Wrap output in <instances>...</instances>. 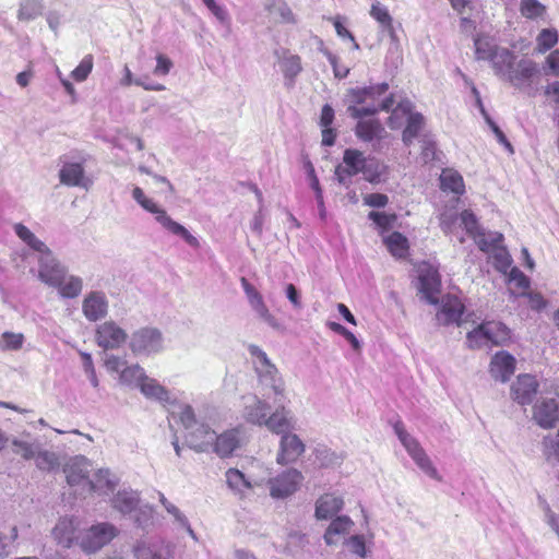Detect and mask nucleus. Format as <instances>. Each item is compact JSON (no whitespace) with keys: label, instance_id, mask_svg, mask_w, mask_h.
<instances>
[{"label":"nucleus","instance_id":"f257e3e1","mask_svg":"<svg viewBox=\"0 0 559 559\" xmlns=\"http://www.w3.org/2000/svg\"><path fill=\"white\" fill-rule=\"evenodd\" d=\"M385 170L383 166L379 170V165L373 168L368 164V159L364 153L357 148H346L343 154L342 164L335 168V176L340 183H346L352 177L362 173L365 179L371 183L378 182Z\"/></svg>","mask_w":559,"mask_h":559},{"label":"nucleus","instance_id":"f03ea898","mask_svg":"<svg viewBox=\"0 0 559 559\" xmlns=\"http://www.w3.org/2000/svg\"><path fill=\"white\" fill-rule=\"evenodd\" d=\"M132 197L135 202L145 211L155 215V219L169 233L180 236L189 246L199 248L200 242L197 237L191 235L189 230L175 222L156 202L147 198L144 191L140 187H135L132 190Z\"/></svg>","mask_w":559,"mask_h":559},{"label":"nucleus","instance_id":"7ed1b4c3","mask_svg":"<svg viewBox=\"0 0 559 559\" xmlns=\"http://www.w3.org/2000/svg\"><path fill=\"white\" fill-rule=\"evenodd\" d=\"M117 536V528L109 523H98L91 526L81 540L85 552H95L110 543Z\"/></svg>","mask_w":559,"mask_h":559},{"label":"nucleus","instance_id":"20e7f679","mask_svg":"<svg viewBox=\"0 0 559 559\" xmlns=\"http://www.w3.org/2000/svg\"><path fill=\"white\" fill-rule=\"evenodd\" d=\"M302 480L301 472L295 468L287 469L269 480L270 495L273 498H287L299 489Z\"/></svg>","mask_w":559,"mask_h":559},{"label":"nucleus","instance_id":"39448f33","mask_svg":"<svg viewBox=\"0 0 559 559\" xmlns=\"http://www.w3.org/2000/svg\"><path fill=\"white\" fill-rule=\"evenodd\" d=\"M419 265V292L428 302L436 305L438 304V295L441 287L440 274L438 270L428 262H423Z\"/></svg>","mask_w":559,"mask_h":559},{"label":"nucleus","instance_id":"423d86ee","mask_svg":"<svg viewBox=\"0 0 559 559\" xmlns=\"http://www.w3.org/2000/svg\"><path fill=\"white\" fill-rule=\"evenodd\" d=\"M127 332L114 321H106L96 328L95 341L104 349H116L126 343Z\"/></svg>","mask_w":559,"mask_h":559},{"label":"nucleus","instance_id":"0eeeda50","mask_svg":"<svg viewBox=\"0 0 559 559\" xmlns=\"http://www.w3.org/2000/svg\"><path fill=\"white\" fill-rule=\"evenodd\" d=\"M242 443V430L239 427L230 428L222 433L215 432V439L211 451L221 459H227L233 456L235 451L241 447Z\"/></svg>","mask_w":559,"mask_h":559},{"label":"nucleus","instance_id":"6e6552de","mask_svg":"<svg viewBox=\"0 0 559 559\" xmlns=\"http://www.w3.org/2000/svg\"><path fill=\"white\" fill-rule=\"evenodd\" d=\"M162 335L157 329L143 328L132 334L130 348L134 354H150L159 350Z\"/></svg>","mask_w":559,"mask_h":559},{"label":"nucleus","instance_id":"1a4fd4ad","mask_svg":"<svg viewBox=\"0 0 559 559\" xmlns=\"http://www.w3.org/2000/svg\"><path fill=\"white\" fill-rule=\"evenodd\" d=\"M66 269L53 258L50 250L44 252L39 259V278L49 286L62 284Z\"/></svg>","mask_w":559,"mask_h":559},{"label":"nucleus","instance_id":"9d476101","mask_svg":"<svg viewBox=\"0 0 559 559\" xmlns=\"http://www.w3.org/2000/svg\"><path fill=\"white\" fill-rule=\"evenodd\" d=\"M464 310L465 306L459 297L447 295L441 300V306L436 314V320L440 325H460Z\"/></svg>","mask_w":559,"mask_h":559},{"label":"nucleus","instance_id":"9b49d317","mask_svg":"<svg viewBox=\"0 0 559 559\" xmlns=\"http://www.w3.org/2000/svg\"><path fill=\"white\" fill-rule=\"evenodd\" d=\"M305 452V444L300 438L292 432L284 433L280 442L276 461L281 465L296 462Z\"/></svg>","mask_w":559,"mask_h":559},{"label":"nucleus","instance_id":"f8f14e48","mask_svg":"<svg viewBox=\"0 0 559 559\" xmlns=\"http://www.w3.org/2000/svg\"><path fill=\"white\" fill-rule=\"evenodd\" d=\"M538 390V382L531 374H520L511 386L512 399L521 405L530 404Z\"/></svg>","mask_w":559,"mask_h":559},{"label":"nucleus","instance_id":"ddd939ff","mask_svg":"<svg viewBox=\"0 0 559 559\" xmlns=\"http://www.w3.org/2000/svg\"><path fill=\"white\" fill-rule=\"evenodd\" d=\"M489 371L496 380L509 381L515 371L514 357L504 350L496 353L491 358Z\"/></svg>","mask_w":559,"mask_h":559},{"label":"nucleus","instance_id":"4468645a","mask_svg":"<svg viewBox=\"0 0 559 559\" xmlns=\"http://www.w3.org/2000/svg\"><path fill=\"white\" fill-rule=\"evenodd\" d=\"M533 418L542 428H552L559 421V406L556 400H543L537 403L534 406Z\"/></svg>","mask_w":559,"mask_h":559},{"label":"nucleus","instance_id":"2eb2a0df","mask_svg":"<svg viewBox=\"0 0 559 559\" xmlns=\"http://www.w3.org/2000/svg\"><path fill=\"white\" fill-rule=\"evenodd\" d=\"M358 119L355 135L362 142L381 141L386 136V131L379 119Z\"/></svg>","mask_w":559,"mask_h":559},{"label":"nucleus","instance_id":"dca6fc26","mask_svg":"<svg viewBox=\"0 0 559 559\" xmlns=\"http://www.w3.org/2000/svg\"><path fill=\"white\" fill-rule=\"evenodd\" d=\"M83 313L90 321H97L107 314L108 302L103 293L93 292L83 300Z\"/></svg>","mask_w":559,"mask_h":559},{"label":"nucleus","instance_id":"f3484780","mask_svg":"<svg viewBox=\"0 0 559 559\" xmlns=\"http://www.w3.org/2000/svg\"><path fill=\"white\" fill-rule=\"evenodd\" d=\"M214 439L215 431L205 424H200L193 428L187 438L190 447L197 452L211 451Z\"/></svg>","mask_w":559,"mask_h":559},{"label":"nucleus","instance_id":"a211bd4d","mask_svg":"<svg viewBox=\"0 0 559 559\" xmlns=\"http://www.w3.org/2000/svg\"><path fill=\"white\" fill-rule=\"evenodd\" d=\"M405 449L423 472L436 480H441V476L439 475L437 468L433 466L429 456L426 454L425 450L420 447L417 440L407 444Z\"/></svg>","mask_w":559,"mask_h":559},{"label":"nucleus","instance_id":"6ab92c4d","mask_svg":"<svg viewBox=\"0 0 559 559\" xmlns=\"http://www.w3.org/2000/svg\"><path fill=\"white\" fill-rule=\"evenodd\" d=\"M64 473L67 477V481L71 487L81 486L82 489L79 492L83 495L85 492L91 493L95 491L94 483L88 478L86 472L82 468L81 465L73 463L69 464L64 467Z\"/></svg>","mask_w":559,"mask_h":559},{"label":"nucleus","instance_id":"aec40b11","mask_svg":"<svg viewBox=\"0 0 559 559\" xmlns=\"http://www.w3.org/2000/svg\"><path fill=\"white\" fill-rule=\"evenodd\" d=\"M343 499L332 493L322 495L316 503V518L326 520L341 511L343 508Z\"/></svg>","mask_w":559,"mask_h":559},{"label":"nucleus","instance_id":"412c9836","mask_svg":"<svg viewBox=\"0 0 559 559\" xmlns=\"http://www.w3.org/2000/svg\"><path fill=\"white\" fill-rule=\"evenodd\" d=\"M537 73V66L532 60H521L516 68H512L508 73V80L511 84L519 87L528 82Z\"/></svg>","mask_w":559,"mask_h":559},{"label":"nucleus","instance_id":"4be33fe9","mask_svg":"<svg viewBox=\"0 0 559 559\" xmlns=\"http://www.w3.org/2000/svg\"><path fill=\"white\" fill-rule=\"evenodd\" d=\"M388 251L396 259H405L409 254V241L400 231H392L383 238Z\"/></svg>","mask_w":559,"mask_h":559},{"label":"nucleus","instance_id":"5701e85b","mask_svg":"<svg viewBox=\"0 0 559 559\" xmlns=\"http://www.w3.org/2000/svg\"><path fill=\"white\" fill-rule=\"evenodd\" d=\"M289 412L284 407H278L271 414L266 420V427L273 433L284 435L288 433L293 428L292 418L288 416Z\"/></svg>","mask_w":559,"mask_h":559},{"label":"nucleus","instance_id":"b1692460","mask_svg":"<svg viewBox=\"0 0 559 559\" xmlns=\"http://www.w3.org/2000/svg\"><path fill=\"white\" fill-rule=\"evenodd\" d=\"M485 338L491 345H504L511 338V332L501 322L488 321L484 322Z\"/></svg>","mask_w":559,"mask_h":559},{"label":"nucleus","instance_id":"393cba45","mask_svg":"<svg viewBox=\"0 0 559 559\" xmlns=\"http://www.w3.org/2000/svg\"><path fill=\"white\" fill-rule=\"evenodd\" d=\"M389 90L388 83H381L367 87H357L348 91V97L353 104L360 105L368 99H374L376 96L384 94Z\"/></svg>","mask_w":559,"mask_h":559},{"label":"nucleus","instance_id":"a878e982","mask_svg":"<svg viewBox=\"0 0 559 559\" xmlns=\"http://www.w3.org/2000/svg\"><path fill=\"white\" fill-rule=\"evenodd\" d=\"M440 188L442 191H449L456 195L465 192L463 177L454 169H443L440 175Z\"/></svg>","mask_w":559,"mask_h":559},{"label":"nucleus","instance_id":"bb28decb","mask_svg":"<svg viewBox=\"0 0 559 559\" xmlns=\"http://www.w3.org/2000/svg\"><path fill=\"white\" fill-rule=\"evenodd\" d=\"M75 531L76 527L74 525L73 519L63 518L60 519L58 524L55 526L52 534L58 544L68 548L76 538Z\"/></svg>","mask_w":559,"mask_h":559},{"label":"nucleus","instance_id":"cd10ccee","mask_svg":"<svg viewBox=\"0 0 559 559\" xmlns=\"http://www.w3.org/2000/svg\"><path fill=\"white\" fill-rule=\"evenodd\" d=\"M83 177L84 168L80 163H67L59 173L60 182L69 187L80 186Z\"/></svg>","mask_w":559,"mask_h":559},{"label":"nucleus","instance_id":"c85d7f7f","mask_svg":"<svg viewBox=\"0 0 559 559\" xmlns=\"http://www.w3.org/2000/svg\"><path fill=\"white\" fill-rule=\"evenodd\" d=\"M354 525L353 521L346 516H337L334 519L324 534V540L328 545L335 544V536L345 535L349 533L352 526Z\"/></svg>","mask_w":559,"mask_h":559},{"label":"nucleus","instance_id":"c756f323","mask_svg":"<svg viewBox=\"0 0 559 559\" xmlns=\"http://www.w3.org/2000/svg\"><path fill=\"white\" fill-rule=\"evenodd\" d=\"M424 124V116L420 112L411 111V114L407 116L406 127L402 133V140L405 145L413 143V140L419 135Z\"/></svg>","mask_w":559,"mask_h":559},{"label":"nucleus","instance_id":"7c9ffc66","mask_svg":"<svg viewBox=\"0 0 559 559\" xmlns=\"http://www.w3.org/2000/svg\"><path fill=\"white\" fill-rule=\"evenodd\" d=\"M248 349L250 355L257 359V370L261 376L263 374L272 378L277 373L275 365L270 361L265 352H263L259 346L251 344L248 346Z\"/></svg>","mask_w":559,"mask_h":559},{"label":"nucleus","instance_id":"2f4dec72","mask_svg":"<svg viewBox=\"0 0 559 559\" xmlns=\"http://www.w3.org/2000/svg\"><path fill=\"white\" fill-rule=\"evenodd\" d=\"M510 290L513 295L525 296L530 289V278L516 266L509 273Z\"/></svg>","mask_w":559,"mask_h":559},{"label":"nucleus","instance_id":"473e14b6","mask_svg":"<svg viewBox=\"0 0 559 559\" xmlns=\"http://www.w3.org/2000/svg\"><path fill=\"white\" fill-rule=\"evenodd\" d=\"M394 104V96L393 94L385 97L379 107L371 106V107H357V106H349L348 111L350 112V116L353 118H364L366 116H373L379 111H389Z\"/></svg>","mask_w":559,"mask_h":559},{"label":"nucleus","instance_id":"72a5a7b5","mask_svg":"<svg viewBox=\"0 0 559 559\" xmlns=\"http://www.w3.org/2000/svg\"><path fill=\"white\" fill-rule=\"evenodd\" d=\"M282 71L287 86L293 87L295 79L302 71L301 58L297 55L285 57L282 62Z\"/></svg>","mask_w":559,"mask_h":559},{"label":"nucleus","instance_id":"f704fd0d","mask_svg":"<svg viewBox=\"0 0 559 559\" xmlns=\"http://www.w3.org/2000/svg\"><path fill=\"white\" fill-rule=\"evenodd\" d=\"M14 230L20 239H22L33 250L44 253L48 252L49 248L39 240L25 225L19 223L14 226Z\"/></svg>","mask_w":559,"mask_h":559},{"label":"nucleus","instance_id":"c9c22d12","mask_svg":"<svg viewBox=\"0 0 559 559\" xmlns=\"http://www.w3.org/2000/svg\"><path fill=\"white\" fill-rule=\"evenodd\" d=\"M490 60L492 61L497 73L508 74L514 66L515 55L508 49L499 50L497 48L493 59Z\"/></svg>","mask_w":559,"mask_h":559},{"label":"nucleus","instance_id":"e433bc0d","mask_svg":"<svg viewBox=\"0 0 559 559\" xmlns=\"http://www.w3.org/2000/svg\"><path fill=\"white\" fill-rule=\"evenodd\" d=\"M475 57L477 60L493 59L497 47L491 44L490 39L477 34L474 37Z\"/></svg>","mask_w":559,"mask_h":559},{"label":"nucleus","instance_id":"4c0bfd02","mask_svg":"<svg viewBox=\"0 0 559 559\" xmlns=\"http://www.w3.org/2000/svg\"><path fill=\"white\" fill-rule=\"evenodd\" d=\"M140 389L147 397H154L159 401L168 400L167 390L162 386L156 380L148 378L147 376L143 379L140 384Z\"/></svg>","mask_w":559,"mask_h":559},{"label":"nucleus","instance_id":"58836bf2","mask_svg":"<svg viewBox=\"0 0 559 559\" xmlns=\"http://www.w3.org/2000/svg\"><path fill=\"white\" fill-rule=\"evenodd\" d=\"M559 36L558 32L555 28H544L539 32L536 37V50L539 53H545L546 51L554 48L558 43Z\"/></svg>","mask_w":559,"mask_h":559},{"label":"nucleus","instance_id":"ea45409f","mask_svg":"<svg viewBox=\"0 0 559 559\" xmlns=\"http://www.w3.org/2000/svg\"><path fill=\"white\" fill-rule=\"evenodd\" d=\"M56 287H58L59 293L64 298H74L80 295L82 292V280L78 276H68L67 273L64 274V280L62 281V284H58Z\"/></svg>","mask_w":559,"mask_h":559},{"label":"nucleus","instance_id":"a19ab883","mask_svg":"<svg viewBox=\"0 0 559 559\" xmlns=\"http://www.w3.org/2000/svg\"><path fill=\"white\" fill-rule=\"evenodd\" d=\"M412 110L413 104L408 99L400 102L388 118V126L391 129H399L402 120L407 118Z\"/></svg>","mask_w":559,"mask_h":559},{"label":"nucleus","instance_id":"79ce46f5","mask_svg":"<svg viewBox=\"0 0 559 559\" xmlns=\"http://www.w3.org/2000/svg\"><path fill=\"white\" fill-rule=\"evenodd\" d=\"M226 481L228 486L236 491L242 492L245 489H250L251 484L245 477L243 473L237 468H229L226 472Z\"/></svg>","mask_w":559,"mask_h":559},{"label":"nucleus","instance_id":"37998d69","mask_svg":"<svg viewBox=\"0 0 559 559\" xmlns=\"http://www.w3.org/2000/svg\"><path fill=\"white\" fill-rule=\"evenodd\" d=\"M520 12L525 19L535 20L546 13V7L537 0H522Z\"/></svg>","mask_w":559,"mask_h":559},{"label":"nucleus","instance_id":"c03bdc74","mask_svg":"<svg viewBox=\"0 0 559 559\" xmlns=\"http://www.w3.org/2000/svg\"><path fill=\"white\" fill-rule=\"evenodd\" d=\"M269 405L258 400L252 406L248 408V419L257 425H266V420L269 418Z\"/></svg>","mask_w":559,"mask_h":559},{"label":"nucleus","instance_id":"a18cd8bd","mask_svg":"<svg viewBox=\"0 0 559 559\" xmlns=\"http://www.w3.org/2000/svg\"><path fill=\"white\" fill-rule=\"evenodd\" d=\"M370 15L373 20H376L384 29L392 31L393 29V19L390 15L388 9L380 4V2H374L370 9Z\"/></svg>","mask_w":559,"mask_h":559},{"label":"nucleus","instance_id":"49530a36","mask_svg":"<svg viewBox=\"0 0 559 559\" xmlns=\"http://www.w3.org/2000/svg\"><path fill=\"white\" fill-rule=\"evenodd\" d=\"M368 217L381 229V231L391 229L397 221V215L395 213L371 211L368 214Z\"/></svg>","mask_w":559,"mask_h":559},{"label":"nucleus","instance_id":"de8ad7c7","mask_svg":"<svg viewBox=\"0 0 559 559\" xmlns=\"http://www.w3.org/2000/svg\"><path fill=\"white\" fill-rule=\"evenodd\" d=\"M478 248L484 252H489L492 249L498 248L499 242L502 240L501 234H495L488 237L483 230L473 237Z\"/></svg>","mask_w":559,"mask_h":559},{"label":"nucleus","instance_id":"09e8293b","mask_svg":"<svg viewBox=\"0 0 559 559\" xmlns=\"http://www.w3.org/2000/svg\"><path fill=\"white\" fill-rule=\"evenodd\" d=\"M94 58L92 55H86L79 66L71 72V78L76 82H83L87 79L93 70Z\"/></svg>","mask_w":559,"mask_h":559},{"label":"nucleus","instance_id":"8fccbe9b","mask_svg":"<svg viewBox=\"0 0 559 559\" xmlns=\"http://www.w3.org/2000/svg\"><path fill=\"white\" fill-rule=\"evenodd\" d=\"M145 377L143 368L139 365L126 367L120 372V380L126 383L136 382L140 385Z\"/></svg>","mask_w":559,"mask_h":559},{"label":"nucleus","instance_id":"3c124183","mask_svg":"<svg viewBox=\"0 0 559 559\" xmlns=\"http://www.w3.org/2000/svg\"><path fill=\"white\" fill-rule=\"evenodd\" d=\"M24 336L22 333L4 332L1 336V348L4 350H17L22 347Z\"/></svg>","mask_w":559,"mask_h":559},{"label":"nucleus","instance_id":"603ef678","mask_svg":"<svg viewBox=\"0 0 559 559\" xmlns=\"http://www.w3.org/2000/svg\"><path fill=\"white\" fill-rule=\"evenodd\" d=\"M461 222L469 237H474L481 231L475 214L469 210H464L461 215Z\"/></svg>","mask_w":559,"mask_h":559},{"label":"nucleus","instance_id":"864d4df0","mask_svg":"<svg viewBox=\"0 0 559 559\" xmlns=\"http://www.w3.org/2000/svg\"><path fill=\"white\" fill-rule=\"evenodd\" d=\"M240 283L254 310L264 305L262 295L248 282L246 277H241Z\"/></svg>","mask_w":559,"mask_h":559},{"label":"nucleus","instance_id":"5fc2aeb1","mask_svg":"<svg viewBox=\"0 0 559 559\" xmlns=\"http://www.w3.org/2000/svg\"><path fill=\"white\" fill-rule=\"evenodd\" d=\"M466 342L469 348H478L488 344V341L485 338L484 323L467 333Z\"/></svg>","mask_w":559,"mask_h":559},{"label":"nucleus","instance_id":"6e6d98bb","mask_svg":"<svg viewBox=\"0 0 559 559\" xmlns=\"http://www.w3.org/2000/svg\"><path fill=\"white\" fill-rule=\"evenodd\" d=\"M114 507L122 513H129L136 507V500L126 492H118L114 499Z\"/></svg>","mask_w":559,"mask_h":559},{"label":"nucleus","instance_id":"4d7b16f0","mask_svg":"<svg viewBox=\"0 0 559 559\" xmlns=\"http://www.w3.org/2000/svg\"><path fill=\"white\" fill-rule=\"evenodd\" d=\"M36 465L40 469H52L58 465L57 459L49 452H40L36 455Z\"/></svg>","mask_w":559,"mask_h":559},{"label":"nucleus","instance_id":"13d9d810","mask_svg":"<svg viewBox=\"0 0 559 559\" xmlns=\"http://www.w3.org/2000/svg\"><path fill=\"white\" fill-rule=\"evenodd\" d=\"M173 66H174V63L170 60V58H168L167 56H165L163 53H158L156 56V67L154 69V74L167 75L170 72Z\"/></svg>","mask_w":559,"mask_h":559},{"label":"nucleus","instance_id":"bf43d9fd","mask_svg":"<svg viewBox=\"0 0 559 559\" xmlns=\"http://www.w3.org/2000/svg\"><path fill=\"white\" fill-rule=\"evenodd\" d=\"M135 84V85H139V86H142L145 91H156V92H160V91H164L166 87L165 85L163 84H159V83H156V84H147V83H144L142 82L141 80L136 79V80H133L132 79V74L130 72L129 69H127V73H126V78H124V84L126 85H130V84Z\"/></svg>","mask_w":559,"mask_h":559},{"label":"nucleus","instance_id":"052dcab7","mask_svg":"<svg viewBox=\"0 0 559 559\" xmlns=\"http://www.w3.org/2000/svg\"><path fill=\"white\" fill-rule=\"evenodd\" d=\"M389 202V198L383 193H370L364 197V203L371 207H384Z\"/></svg>","mask_w":559,"mask_h":559},{"label":"nucleus","instance_id":"680f3d73","mask_svg":"<svg viewBox=\"0 0 559 559\" xmlns=\"http://www.w3.org/2000/svg\"><path fill=\"white\" fill-rule=\"evenodd\" d=\"M210 12L221 22L228 20V14L224 8L218 5L214 0H202Z\"/></svg>","mask_w":559,"mask_h":559},{"label":"nucleus","instance_id":"e2e57ef3","mask_svg":"<svg viewBox=\"0 0 559 559\" xmlns=\"http://www.w3.org/2000/svg\"><path fill=\"white\" fill-rule=\"evenodd\" d=\"M334 118H335L334 109L332 108L331 105L325 104L322 107L321 115H320V122H319L320 127L321 128L332 127Z\"/></svg>","mask_w":559,"mask_h":559},{"label":"nucleus","instance_id":"0e129e2a","mask_svg":"<svg viewBox=\"0 0 559 559\" xmlns=\"http://www.w3.org/2000/svg\"><path fill=\"white\" fill-rule=\"evenodd\" d=\"M348 544L354 554L358 555L359 557L366 556V544H365V539L362 536H360V535L352 536L348 539Z\"/></svg>","mask_w":559,"mask_h":559},{"label":"nucleus","instance_id":"69168bd1","mask_svg":"<svg viewBox=\"0 0 559 559\" xmlns=\"http://www.w3.org/2000/svg\"><path fill=\"white\" fill-rule=\"evenodd\" d=\"M179 419L187 429L193 428L197 424L195 415L191 406H185L181 409Z\"/></svg>","mask_w":559,"mask_h":559},{"label":"nucleus","instance_id":"338daca9","mask_svg":"<svg viewBox=\"0 0 559 559\" xmlns=\"http://www.w3.org/2000/svg\"><path fill=\"white\" fill-rule=\"evenodd\" d=\"M531 309L539 311L547 306V300L539 293H526Z\"/></svg>","mask_w":559,"mask_h":559},{"label":"nucleus","instance_id":"774afa93","mask_svg":"<svg viewBox=\"0 0 559 559\" xmlns=\"http://www.w3.org/2000/svg\"><path fill=\"white\" fill-rule=\"evenodd\" d=\"M546 63L555 75H559V49L552 50L546 58Z\"/></svg>","mask_w":559,"mask_h":559}]
</instances>
